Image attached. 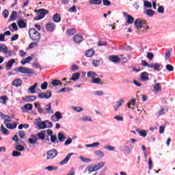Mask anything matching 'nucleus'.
I'll return each mask as SVG.
<instances>
[{
    "label": "nucleus",
    "instance_id": "5",
    "mask_svg": "<svg viewBox=\"0 0 175 175\" xmlns=\"http://www.w3.org/2000/svg\"><path fill=\"white\" fill-rule=\"evenodd\" d=\"M62 118V115L61 114V112L56 111L55 114L51 116V121L55 122L57 121H59Z\"/></svg>",
    "mask_w": 175,
    "mask_h": 175
},
{
    "label": "nucleus",
    "instance_id": "32",
    "mask_svg": "<svg viewBox=\"0 0 175 175\" xmlns=\"http://www.w3.org/2000/svg\"><path fill=\"white\" fill-rule=\"evenodd\" d=\"M17 18V12L13 11L10 16V21H14Z\"/></svg>",
    "mask_w": 175,
    "mask_h": 175
},
{
    "label": "nucleus",
    "instance_id": "23",
    "mask_svg": "<svg viewBox=\"0 0 175 175\" xmlns=\"http://www.w3.org/2000/svg\"><path fill=\"white\" fill-rule=\"evenodd\" d=\"M92 83H93V84H100L101 85H103V82H102V79H100V78L98 77L92 79Z\"/></svg>",
    "mask_w": 175,
    "mask_h": 175
},
{
    "label": "nucleus",
    "instance_id": "42",
    "mask_svg": "<svg viewBox=\"0 0 175 175\" xmlns=\"http://www.w3.org/2000/svg\"><path fill=\"white\" fill-rule=\"evenodd\" d=\"M122 151H124L126 154L132 152V149L129 148L128 146H124L122 148Z\"/></svg>",
    "mask_w": 175,
    "mask_h": 175
},
{
    "label": "nucleus",
    "instance_id": "4",
    "mask_svg": "<svg viewBox=\"0 0 175 175\" xmlns=\"http://www.w3.org/2000/svg\"><path fill=\"white\" fill-rule=\"evenodd\" d=\"M58 155V152L55 149H53L46 152V159H54Z\"/></svg>",
    "mask_w": 175,
    "mask_h": 175
},
{
    "label": "nucleus",
    "instance_id": "52",
    "mask_svg": "<svg viewBox=\"0 0 175 175\" xmlns=\"http://www.w3.org/2000/svg\"><path fill=\"white\" fill-rule=\"evenodd\" d=\"M157 12L161 14H163V12H165V8H163L162 5H160L157 9Z\"/></svg>",
    "mask_w": 175,
    "mask_h": 175
},
{
    "label": "nucleus",
    "instance_id": "20",
    "mask_svg": "<svg viewBox=\"0 0 175 175\" xmlns=\"http://www.w3.org/2000/svg\"><path fill=\"white\" fill-rule=\"evenodd\" d=\"M150 79L148 78V72H144L141 73V80L142 81H148Z\"/></svg>",
    "mask_w": 175,
    "mask_h": 175
},
{
    "label": "nucleus",
    "instance_id": "51",
    "mask_svg": "<svg viewBox=\"0 0 175 175\" xmlns=\"http://www.w3.org/2000/svg\"><path fill=\"white\" fill-rule=\"evenodd\" d=\"M96 155L99 158H103V157H105V153L98 150L95 152Z\"/></svg>",
    "mask_w": 175,
    "mask_h": 175
},
{
    "label": "nucleus",
    "instance_id": "48",
    "mask_svg": "<svg viewBox=\"0 0 175 175\" xmlns=\"http://www.w3.org/2000/svg\"><path fill=\"white\" fill-rule=\"evenodd\" d=\"M15 148L16 151H24V150H25V148H24V147L21 145H16Z\"/></svg>",
    "mask_w": 175,
    "mask_h": 175
},
{
    "label": "nucleus",
    "instance_id": "47",
    "mask_svg": "<svg viewBox=\"0 0 175 175\" xmlns=\"http://www.w3.org/2000/svg\"><path fill=\"white\" fill-rule=\"evenodd\" d=\"M8 50V46L5 45H1L0 46V53H3L5 54V52Z\"/></svg>",
    "mask_w": 175,
    "mask_h": 175
},
{
    "label": "nucleus",
    "instance_id": "21",
    "mask_svg": "<svg viewBox=\"0 0 175 175\" xmlns=\"http://www.w3.org/2000/svg\"><path fill=\"white\" fill-rule=\"evenodd\" d=\"M87 76L88 77H89L90 79H91L92 80H94V79L95 77H98L99 75H98V74H96V72H94V71H89L87 73Z\"/></svg>",
    "mask_w": 175,
    "mask_h": 175
},
{
    "label": "nucleus",
    "instance_id": "53",
    "mask_svg": "<svg viewBox=\"0 0 175 175\" xmlns=\"http://www.w3.org/2000/svg\"><path fill=\"white\" fill-rule=\"evenodd\" d=\"M146 57L150 61H152V59H154V54L152 53H148Z\"/></svg>",
    "mask_w": 175,
    "mask_h": 175
},
{
    "label": "nucleus",
    "instance_id": "25",
    "mask_svg": "<svg viewBox=\"0 0 175 175\" xmlns=\"http://www.w3.org/2000/svg\"><path fill=\"white\" fill-rule=\"evenodd\" d=\"M79 77H80V72H75L72 74L70 80H72V81H77V80H79Z\"/></svg>",
    "mask_w": 175,
    "mask_h": 175
},
{
    "label": "nucleus",
    "instance_id": "33",
    "mask_svg": "<svg viewBox=\"0 0 175 175\" xmlns=\"http://www.w3.org/2000/svg\"><path fill=\"white\" fill-rule=\"evenodd\" d=\"M17 24H18L19 28H25L27 27L25 22L23 20L17 21Z\"/></svg>",
    "mask_w": 175,
    "mask_h": 175
},
{
    "label": "nucleus",
    "instance_id": "1",
    "mask_svg": "<svg viewBox=\"0 0 175 175\" xmlns=\"http://www.w3.org/2000/svg\"><path fill=\"white\" fill-rule=\"evenodd\" d=\"M14 72H16V73H22L23 75H34L35 71L31 68H28L27 67H18L16 68H14Z\"/></svg>",
    "mask_w": 175,
    "mask_h": 175
},
{
    "label": "nucleus",
    "instance_id": "19",
    "mask_svg": "<svg viewBox=\"0 0 175 175\" xmlns=\"http://www.w3.org/2000/svg\"><path fill=\"white\" fill-rule=\"evenodd\" d=\"M73 40L75 43H81L83 42V37L79 34H77L73 37Z\"/></svg>",
    "mask_w": 175,
    "mask_h": 175
},
{
    "label": "nucleus",
    "instance_id": "2",
    "mask_svg": "<svg viewBox=\"0 0 175 175\" xmlns=\"http://www.w3.org/2000/svg\"><path fill=\"white\" fill-rule=\"evenodd\" d=\"M29 35L32 40H34L36 42H38V40H40V33L35 29H30L29 30Z\"/></svg>",
    "mask_w": 175,
    "mask_h": 175
},
{
    "label": "nucleus",
    "instance_id": "14",
    "mask_svg": "<svg viewBox=\"0 0 175 175\" xmlns=\"http://www.w3.org/2000/svg\"><path fill=\"white\" fill-rule=\"evenodd\" d=\"M108 59L111 62H114L115 64L121 61V59L117 55H111Z\"/></svg>",
    "mask_w": 175,
    "mask_h": 175
},
{
    "label": "nucleus",
    "instance_id": "12",
    "mask_svg": "<svg viewBox=\"0 0 175 175\" xmlns=\"http://www.w3.org/2000/svg\"><path fill=\"white\" fill-rule=\"evenodd\" d=\"M23 102H33V100H36V96H27L22 98Z\"/></svg>",
    "mask_w": 175,
    "mask_h": 175
},
{
    "label": "nucleus",
    "instance_id": "38",
    "mask_svg": "<svg viewBox=\"0 0 175 175\" xmlns=\"http://www.w3.org/2000/svg\"><path fill=\"white\" fill-rule=\"evenodd\" d=\"M53 20L55 23H59L61 21V16L59 14H56L53 16Z\"/></svg>",
    "mask_w": 175,
    "mask_h": 175
},
{
    "label": "nucleus",
    "instance_id": "11",
    "mask_svg": "<svg viewBox=\"0 0 175 175\" xmlns=\"http://www.w3.org/2000/svg\"><path fill=\"white\" fill-rule=\"evenodd\" d=\"M124 17L127 18L126 23L127 24H133V21H135V18L132 17V16L129 15L126 12H123Z\"/></svg>",
    "mask_w": 175,
    "mask_h": 175
},
{
    "label": "nucleus",
    "instance_id": "10",
    "mask_svg": "<svg viewBox=\"0 0 175 175\" xmlns=\"http://www.w3.org/2000/svg\"><path fill=\"white\" fill-rule=\"evenodd\" d=\"M46 29L48 32H53L55 29V23H48L46 25Z\"/></svg>",
    "mask_w": 175,
    "mask_h": 175
},
{
    "label": "nucleus",
    "instance_id": "49",
    "mask_svg": "<svg viewBox=\"0 0 175 175\" xmlns=\"http://www.w3.org/2000/svg\"><path fill=\"white\" fill-rule=\"evenodd\" d=\"M104 148L105 150H108L109 151H114V150H116V148L111 146H104Z\"/></svg>",
    "mask_w": 175,
    "mask_h": 175
},
{
    "label": "nucleus",
    "instance_id": "18",
    "mask_svg": "<svg viewBox=\"0 0 175 175\" xmlns=\"http://www.w3.org/2000/svg\"><path fill=\"white\" fill-rule=\"evenodd\" d=\"M105 166V162H100L98 163L97 165H92V167L94 170V172H96V170H99V169H102Z\"/></svg>",
    "mask_w": 175,
    "mask_h": 175
},
{
    "label": "nucleus",
    "instance_id": "39",
    "mask_svg": "<svg viewBox=\"0 0 175 175\" xmlns=\"http://www.w3.org/2000/svg\"><path fill=\"white\" fill-rule=\"evenodd\" d=\"M24 109H25L26 110H32V109H33V105L32 104H26L24 105V108H22L23 111H24Z\"/></svg>",
    "mask_w": 175,
    "mask_h": 175
},
{
    "label": "nucleus",
    "instance_id": "37",
    "mask_svg": "<svg viewBox=\"0 0 175 175\" xmlns=\"http://www.w3.org/2000/svg\"><path fill=\"white\" fill-rule=\"evenodd\" d=\"M90 5H100L102 0H89Z\"/></svg>",
    "mask_w": 175,
    "mask_h": 175
},
{
    "label": "nucleus",
    "instance_id": "40",
    "mask_svg": "<svg viewBox=\"0 0 175 175\" xmlns=\"http://www.w3.org/2000/svg\"><path fill=\"white\" fill-rule=\"evenodd\" d=\"M52 85H53V87H57V85H61L62 83H61V81L58 80V79H54L52 82H51Z\"/></svg>",
    "mask_w": 175,
    "mask_h": 175
},
{
    "label": "nucleus",
    "instance_id": "55",
    "mask_svg": "<svg viewBox=\"0 0 175 175\" xmlns=\"http://www.w3.org/2000/svg\"><path fill=\"white\" fill-rule=\"evenodd\" d=\"M167 70H168V72H173L174 70V68L172 65L170 64H167L166 66H165Z\"/></svg>",
    "mask_w": 175,
    "mask_h": 175
},
{
    "label": "nucleus",
    "instance_id": "45",
    "mask_svg": "<svg viewBox=\"0 0 175 175\" xmlns=\"http://www.w3.org/2000/svg\"><path fill=\"white\" fill-rule=\"evenodd\" d=\"M37 137H38V139H40V140H44V139L45 137H44V133H43V131L38 133Z\"/></svg>",
    "mask_w": 175,
    "mask_h": 175
},
{
    "label": "nucleus",
    "instance_id": "9",
    "mask_svg": "<svg viewBox=\"0 0 175 175\" xmlns=\"http://www.w3.org/2000/svg\"><path fill=\"white\" fill-rule=\"evenodd\" d=\"M92 172H95V170H94L92 165H90L84 170L83 175H91L92 174Z\"/></svg>",
    "mask_w": 175,
    "mask_h": 175
},
{
    "label": "nucleus",
    "instance_id": "50",
    "mask_svg": "<svg viewBox=\"0 0 175 175\" xmlns=\"http://www.w3.org/2000/svg\"><path fill=\"white\" fill-rule=\"evenodd\" d=\"M58 139H59V142H64L65 140L66 137H65V135H64V134L59 133Z\"/></svg>",
    "mask_w": 175,
    "mask_h": 175
},
{
    "label": "nucleus",
    "instance_id": "13",
    "mask_svg": "<svg viewBox=\"0 0 175 175\" xmlns=\"http://www.w3.org/2000/svg\"><path fill=\"white\" fill-rule=\"evenodd\" d=\"M13 64H16V59H10L5 66L6 70H10V69H12V66H13Z\"/></svg>",
    "mask_w": 175,
    "mask_h": 175
},
{
    "label": "nucleus",
    "instance_id": "16",
    "mask_svg": "<svg viewBox=\"0 0 175 175\" xmlns=\"http://www.w3.org/2000/svg\"><path fill=\"white\" fill-rule=\"evenodd\" d=\"M44 109L47 114H51V113L53 114V113H54V111L51 110V103L46 105L44 106Z\"/></svg>",
    "mask_w": 175,
    "mask_h": 175
},
{
    "label": "nucleus",
    "instance_id": "57",
    "mask_svg": "<svg viewBox=\"0 0 175 175\" xmlns=\"http://www.w3.org/2000/svg\"><path fill=\"white\" fill-rule=\"evenodd\" d=\"M3 17H4V18H8L9 17V11L8 10L3 12Z\"/></svg>",
    "mask_w": 175,
    "mask_h": 175
},
{
    "label": "nucleus",
    "instance_id": "56",
    "mask_svg": "<svg viewBox=\"0 0 175 175\" xmlns=\"http://www.w3.org/2000/svg\"><path fill=\"white\" fill-rule=\"evenodd\" d=\"M165 113H166V109H165V108H161V109H160V111L157 113V116H162L165 114Z\"/></svg>",
    "mask_w": 175,
    "mask_h": 175
},
{
    "label": "nucleus",
    "instance_id": "26",
    "mask_svg": "<svg viewBox=\"0 0 175 175\" xmlns=\"http://www.w3.org/2000/svg\"><path fill=\"white\" fill-rule=\"evenodd\" d=\"M136 132H137L139 136H142V137H146V136H147V131L144 130H140V129H136Z\"/></svg>",
    "mask_w": 175,
    "mask_h": 175
},
{
    "label": "nucleus",
    "instance_id": "35",
    "mask_svg": "<svg viewBox=\"0 0 175 175\" xmlns=\"http://www.w3.org/2000/svg\"><path fill=\"white\" fill-rule=\"evenodd\" d=\"M94 54H95V51L93 49H89L85 53V55L88 57V58L92 57Z\"/></svg>",
    "mask_w": 175,
    "mask_h": 175
},
{
    "label": "nucleus",
    "instance_id": "3",
    "mask_svg": "<svg viewBox=\"0 0 175 175\" xmlns=\"http://www.w3.org/2000/svg\"><path fill=\"white\" fill-rule=\"evenodd\" d=\"M46 14H49V12L44 9H40L38 10V15L34 18L35 20H42Z\"/></svg>",
    "mask_w": 175,
    "mask_h": 175
},
{
    "label": "nucleus",
    "instance_id": "62",
    "mask_svg": "<svg viewBox=\"0 0 175 175\" xmlns=\"http://www.w3.org/2000/svg\"><path fill=\"white\" fill-rule=\"evenodd\" d=\"M38 98L40 99H46V94L45 93H39L38 94Z\"/></svg>",
    "mask_w": 175,
    "mask_h": 175
},
{
    "label": "nucleus",
    "instance_id": "28",
    "mask_svg": "<svg viewBox=\"0 0 175 175\" xmlns=\"http://www.w3.org/2000/svg\"><path fill=\"white\" fill-rule=\"evenodd\" d=\"M34 106H35L36 109H38V111L40 114H43V109H42V107H40V103H35Z\"/></svg>",
    "mask_w": 175,
    "mask_h": 175
},
{
    "label": "nucleus",
    "instance_id": "17",
    "mask_svg": "<svg viewBox=\"0 0 175 175\" xmlns=\"http://www.w3.org/2000/svg\"><path fill=\"white\" fill-rule=\"evenodd\" d=\"M160 91H162V87L161 86V84L156 83L153 86V92H154V94H158V92H159Z\"/></svg>",
    "mask_w": 175,
    "mask_h": 175
},
{
    "label": "nucleus",
    "instance_id": "43",
    "mask_svg": "<svg viewBox=\"0 0 175 175\" xmlns=\"http://www.w3.org/2000/svg\"><path fill=\"white\" fill-rule=\"evenodd\" d=\"M81 121H83L84 122L88 121L89 122H92V119L90 116H83V118L81 119Z\"/></svg>",
    "mask_w": 175,
    "mask_h": 175
},
{
    "label": "nucleus",
    "instance_id": "60",
    "mask_svg": "<svg viewBox=\"0 0 175 175\" xmlns=\"http://www.w3.org/2000/svg\"><path fill=\"white\" fill-rule=\"evenodd\" d=\"M103 3L104 6H110L111 5V3L109 0H103Z\"/></svg>",
    "mask_w": 175,
    "mask_h": 175
},
{
    "label": "nucleus",
    "instance_id": "61",
    "mask_svg": "<svg viewBox=\"0 0 175 175\" xmlns=\"http://www.w3.org/2000/svg\"><path fill=\"white\" fill-rule=\"evenodd\" d=\"M12 155L13 157H20V156L21 155V152H17V151H16V150H14V151L12 152Z\"/></svg>",
    "mask_w": 175,
    "mask_h": 175
},
{
    "label": "nucleus",
    "instance_id": "64",
    "mask_svg": "<svg viewBox=\"0 0 175 175\" xmlns=\"http://www.w3.org/2000/svg\"><path fill=\"white\" fill-rule=\"evenodd\" d=\"M47 85H48L47 82H44L41 85V90H47Z\"/></svg>",
    "mask_w": 175,
    "mask_h": 175
},
{
    "label": "nucleus",
    "instance_id": "30",
    "mask_svg": "<svg viewBox=\"0 0 175 175\" xmlns=\"http://www.w3.org/2000/svg\"><path fill=\"white\" fill-rule=\"evenodd\" d=\"M45 170H48L49 172H53L55 170H58V167L54 166V165H49L47 167H45Z\"/></svg>",
    "mask_w": 175,
    "mask_h": 175
},
{
    "label": "nucleus",
    "instance_id": "58",
    "mask_svg": "<svg viewBox=\"0 0 175 175\" xmlns=\"http://www.w3.org/2000/svg\"><path fill=\"white\" fill-rule=\"evenodd\" d=\"M79 159H81V161H82V162H91V159H88V158H85L83 157H79Z\"/></svg>",
    "mask_w": 175,
    "mask_h": 175
},
{
    "label": "nucleus",
    "instance_id": "63",
    "mask_svg": "<svg viewBox=\"0 0 175 175\" xmlns=\"http://www.w3.org/2000/svg\"><path fill=\"white\" fill-rule=\"evenodd\" d=\"M114 119L116 120L117 121H124V118H122L120 115H118V116H115Z\"/></svg>",
    "mask_w": 175,
    "mask_h": 175
},
{
    "label": "nucleus",
    "instance_id": "15",
    "mask_svg": "<svg viewBox=\"0 0 175 175\" xmlns=\"http://www.w3.org/2000/svg\"><path fill=\"white\" fill-rule=\"evenodd\" d=\"M125 102V100H124V98H120L117 102L116 105L114 106V110L115 111H117V110H118V109L120 108V107L121 106V105H122V103H124Z\"/></svg>",
    "mask_w": 175,
    "mask_h": 175
},
{
    "label": "nucleus",
    "instance_id": "54",
    "mask_svg": "<svg viewBox=\"0 0 175 175\" xmlns=\"http://www.w3.org/2000/svg\"><path fill=\"white\" fill-rule=\"evenodd\" d=\"M159 68H161L159 63H154L153 69H154V70H159Z\"/></svg>",
    "mask_w": 175,
    "mask_h": 175
},
{
    "label": "nucleus",
    "instance_id": "46",
    "mask_svg": "<svg viewBox=\"0 0 175 175\" xmlns=\"http://www.w3.org/2000/svg\"><path fill=\"white\" fill-rule=\"evenodd\" d=\"M75 33H76V29H75L74 28L70 29L68 30V34L70 36H73V35H75Z\"/></svg>",
    "mask_w": 175,
    "mask_h": 175
},
{
    "label": "nucleus",
    "instance_id": "59",
    "mask_svg": "<svg viewBox=\"0 0 175 175\" xmlns=\"http://www.w3.org/2000/svg\"><path fill=\"white\" fill-rule=\"evenodd\" d=\"M4 54H6V57H10V55H13L14 52H13V51H8L7 49Z\"/></svg>",
    "mask_w": 175,
    "mask_h": 175
},
{
    "label": "nucleus",
    "instance_id": "36",
    "mask_svg": "<svg viewBox=\"0 0 175 175\" xmlns=\"http://www.w3.org/2000/svg\"><path fill=\"white\" fill-rule=\"evenodd\" d=\"M144 13L145 14H147V16H150V17H152V16H154V10H150V9H147V10H145Z\"/></svg>",
    "mask_w": 175,
    "mask_h": 175
},
{
    "label": "nucleus",
    "instance_id": "24",
    "mask_svg": "<svg viewBox=\"0 0 175 175\" xmlns=\"http://www.w3.org/2000/svg\"><path fill=\"white\" fill-rule=\"evenodd\" d=\"M38 87V83H34V85L31 87H29L28 88V91L29 92H30V94H36V88Z\"/></svg>",
    "mask_w": 175,
    "mask_h": 175
},
{
    "label": "nucleus",
    "instance_id": "31",
    "mask_svg": "<svg viewBox=\"0 0 175 175\" xmlns=\"http://www.w3.org/2000/svg\"><path fill=\"white\" fill-rule=\"evenodd\" d=\"M5 126L8 129H16V128H17V124L16 122L12 124L8 123V124H6Z\"/></svg>",
    "mask_w": 175,
    "mask_h": 175
},
{
    "label": "nucleus",
    "instance_id": "41",
    "mask_svg": "<svg viewBox=\"0 0 175 175\" xmlns=\"http://www.w3.org/2000/svg\"><path fill=\"white\" fill-rule=\"evenodd\" d=\"M6 100H9L8 96H4L0 97V103H1L2 105H6Z\"/></svg>",
    "mask_w": 175,
    "mask_h": 175
},
{
    "label": "nucleus",
    "instance_id": "44",
    "mask_svg": "<svg viewBox=\"0 0 175 175\" xmlns=\"http://www.w3.org/2000/svg\"><path fill=\"white\" fill-rule=\"evenodd\" d=\"M144 6L145 8H152V4L151 3V2L148 1L144 0Z\"/></svg>",
    "mask_w": 175,
    "mask_h": 175
},
{
    "label": "nucleus",
    "instance_id": "8",
    "mask_svg": "<svg viewBox=\"0 0 175 175\" xmlns=\"http://www.w3.org/2000/svg\"><path fill=\"white\" fill-rule=\"evenodd\" d=\"M143 24H146V21H140V19H136L134 22L135 27L137 29H140L143 27Z\"/></svg>",
    "mask_w": 175,
    "mask_h": 175
},
{
    "label": "nucleus",
    "instance_id": "29",
    "mask_svg": "<svg viewBox=\"0 0 175 175\" xmlns=\"http://www.w3.org/2000/svg\"><path fill=\"white\" fill-rule=\"evenodd\" d=\"M31 61H32V57L31 56H29L27 58L22 59L21 61V64H22V65H25V64H28Z\"/></svg>",
    "mask_w": 175,
    "mask_h": 175
},
{
    "label": "nucleus",
    "instance_id": "34",
    "mask_svg": "<svg viewBox=\"0 0 175 175\" xmlns=\"http://www.w3.org/2000/svg\"><path fill=\"white\" fill-rule=\"evenodd\" d=\"M1 133H3V135H5V136L9 135V134H10L9 130H8L6 128H5V126H3V125H1Z\"/></svg>",
    "mask_w": 175,
    "mask_h": 175
},
{
    "label": "nucleus",
    "instance_id": "22",
    "mask_svg": "<svg viewBox=\"0 0 175 175\" xmlns=\"http://www.w3.org/2000/svg\"><path fill=\"white\" fill-rule=\"evenodd\" d=\"M73 155V153H69L66 157V158L62 160L59 164L60 165H65L66 163H68V162L69 161V159H70V157Z\"/></svg>",
    "mask_w": 175,
    "mask_h": 175
},
{
    "label": "nucleus",
    "instance_id": "6",
    "mask_svg": "<svg viewBox=\"0 0 175 175\" xmlns=\"http://www.w3.org/2000/svg\"><path fill=\"white\" fill-rule=\"evenodd\" d=\"M29 144H38V135L32 134L28 139Z\"/></svg>",
    "mask_w": 175,
    "mask_h": 175
},
{
    "label": "nucleus",
    "instance_id": "27",
    "mask_svg": "<svg viewBox=\"0 0 175 175\" xmlns=\"http://www.w3.org/2000/svg\"><path fill=\"white\" fill-rule=\"evenodd\" d=\"M22 83H23V81H21V79H15L12 83V84H13V85H14V87H20Z\"/></svg>",
    "mask_w": 175,
    "mask_h": 175
},
{
    "label": "nucleus",
    "instance_id": "7",
    "mask_svg": "<svg viewBox=\"0 0 175 175\" xmlns=\"http://www.w3.org/2000/svg\"><path fill=\"white\" fill-rule=\"evenodd\" d=\"M36 121L37 122L38 129H46V128H47V124H46V121L39 122L40 121V118L36 119Z\"/></svg>",
    "mask_w": 175,
    "mask_h": 175
}]
</instances>
